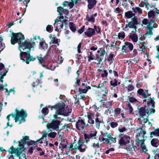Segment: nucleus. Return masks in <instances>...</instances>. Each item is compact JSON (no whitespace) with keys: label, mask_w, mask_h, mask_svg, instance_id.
Returning a JSON list of instances; mask_svg holds the SVG:
<instances>
[{"label":"nucleus","mask_w":159,"mask_h":159,"mask_svg":"<svg viewBox=\"0 0 159 159\" xmlns=\"http://www.w3.org/2000/svg\"><path fill=\"white\" fill-rule=\"evenodd\" d=\"M24 39V36L21 33H13L11 42V44L13 45L16 43H18L20 52V59L23 61L25 62L27 64H29L30 61H34L36 58L30 55L31 49L33 48L32 44L26 41L23 43L22 41Z\"/></svg>","instance_id":"1"},{"label":"nucleus","mask_w":159,"mask_h":159,"mask_svg":"<svg viewBox=\"0 0 159 159\" xmlns=\"http://www.w3.org/2000/svg\"><path fill=\"white\" fill-rule=\"evenodd\" d=\"M29 137L28 136H25L19 142V147L16 148H14L13 146H11L9 148L8 151L10 153H15L17 157L19 158L20 157L22 156V154H25L22 153V152L25 150V148H24V145L27 143V141L29 140Z\"/></svg>","instance_id":"2"},{"label":"nucleus","mask_w":159,"mask_h":159,"mask_svg":"<svg viewBox=\"0 0 159 159\" xmlns=\"http://www.w3.org/2000/svg\"><path fill=\"white\" fill-rule=\"evenodd\" d=\"M155 103L154 101L150 98V101L147 103V106L141 107L139 109V116L142 118L144 116H148L155 113Z\"/></svg>","instance_id":"3"},{"label":"nucleus","mask_w":159,"mask_h":159,"mask_svg":"<svg viewBox=\"0 0 159 159\" xmlns=\"http://www.w3.org/2000/svg\"><path fill=\"white\" fill-rule=\"evenodd\" d=\"M88 122L91 124H94L95 121V126L96 128L99 129L100 125L103 123V118L100 114L98 112L95 115L93 113L87 114Z\"/></svg>","instance_id":"4"},{"label":"nucleus","mask_w":159,"mask_h":159,"mask_svg":"<svg viewBox=\"0 0 159 159\" xmlns=\"http://www.w3.org/2000/svg\"><path fill=\"white\" fill-rule=\"evenodd\" d=\"M52 109L54 108L57 110L56 114L53 115L54 118L56 119H58L57 117V114H59L67 116L69 113L71 111V108L67 107L65 108V104L64 103L58 104L52 107Z\"/></svg>","instance_id":"5"},{"label":"nucleus","mask_w":159,"mask_h":159,"mask_svg":"<svg viewBox=\"0 0 159 159\" xmlns=\"http://www.w3.org/2000/svg\"><path fill=\"white\" fill-rule=\"evenodd\" d=\"M16 114L15 117V115L13 114L9 115L7 117L8 120V122L7 123V126L6 128L9 125V121L10 120V117L11 116L13 118L15 119V122H17L19 121V124H20L21 122H24L25 121V118L27 116V113L25 111H24L23 109L21 111H18L17 109L16 110Z\"/></svg>","instance_id":"6"},{"label":"nucleus","mask_w":159,"mask_h":159,"mask_svg":"<svg viewBox=\"0 0 159 159\" xmlns=\"http://www.w3.org/2000/svg\"><path fill=\"white\" fill-rule=\"evenodd\" d=\"M118 137L120 138L119 140V143L120 146H125L127 144L130 143L132 141V138L129 136L120 133Z\"/></svg>","instance_id":"7"},{"label":"nucleus","mask_w":159,"mask_h":159,"mask_svg":"<svg viewBox=\"0 0 159 159\" xmlns=\"http://www.w3.org/2000/svg\"><path fill=\"white\" fill-rule=\"evenodd\" d=\"M138 132L137 134V139L136 140L137 143H139L140 141H144L147 138V136L145 135L146 131L142 129H139L137 130Z\"/></svg>","instance_id":"8"},{"label":"nucleus","mask_w":159,"mask_h":159,"mask_svg":"<svg viewBox=\"0 0 159 159\" xmlns=\"http://www.w3.org/2000/svg\"><path fill=\"white\" fill-rule=\"evenodd\" d=\"M138 24V21L135 17L132 19V20L126 24L124 27H123V30L125 31H128L129 29L136 28V25Z\"/></svg>","instance_id":"9"},{"label":"nucleus","mask_w":159,"mask_h":159,"mask_svg":"<svg viewBox=\"0 0 159 159\" xmlns=\"http://www.w3.org/2000/svg\"><path fill=\"white\" fill-rule=\"evenodd\" d=\"M159 15V9L155 7L149 11L148 13V18H151L156 20L158 19V16Z\"/></svg>","instance_id":"10"},{"label":"nucleus","mask_w":159,"mask_h":159,"mask_svg":"<svg viewBox=\"0 0 159 159\" xmlns=\"http://www.w3.org/2000/svg\"><path fill=\"white\" fill-rule=\"evenodd\" d=\"M61 121L60 120H52L50 123H48L47 125V128L48 129H52L55 130L59 129V126L60 125Z\"/></svg>","instance_id":"11"},{"label":"nucleus","mask_w":159,"mask_h":159,"mask_svg":"<svg viewBox=\"0 0 159 159\" xmlns=\"http://www.w3.org/2000/svg\"><path fill=\"white\" fill-rule=\"evenodd\" d=\"M74 148L76 150H78L80 152H83L85 151L87 147L82 141L79 140L74 145Z\"/></svg>","instance_id":"12"},{"label":"nucleus","mask_w":159,"mask_h":159,"mask_svg":"<svg viewBox=\"0 0 159 159\" xmlns=\"http://www.w3.org/2000/svg\"><path fill=\"white\" fill-rule=\"evenodd\" d=\"M107 82V81H104L103 83H99L98 86H96L97 88L100 89L101 93L102 95L104 97L107 96L108 92V89L104 85V84H106Z\"/></svg>","instance_id":"13"},{"label":"nucleus","mask_w":159,"mask_h":159,"mask_svg":"<svg viewBox=\"0 0 159 159\" xmlns=\"http://www.w3.org/2000/svg\"><path fill=\"white\" fill-rule=\"evenodd\" d=\"M86 126L84 119H79L76 122L75 127L79 130H83Z\"/></svg>","instance_id":"14"},{"label":"nucleus","mask_w":159,"mask_h":159,"mask_svg":"<svg viewBox=\"0 0 159 159\" xmlns=\"http://www.w3.org/2000/svg\"><path fill=\"white\" fill-rule=\"evenodd\" d=\"M58 135L59 138L61 140V142L60 144V148H62V149L66 148L67 147V141L66 139L62 138L63 133H61V130L58 131Z\"/></svg>","instance_id":"15"},{"label":"nucleus","mask_w":159,"mask_h":159,"mask_svg":"<svg viewBox=\"0 0 159 159\" xmlns=\"http://www.w3.org/2000/svg\"><path fill=\"white\" fill-rule=\"evenodd\" d=\"M113 135L110 134L108 138H102L101 139H99V140L101 141H104V143L106 144H111L115 143L116 142V138L113 137Z\"/></svg>","instance_id":"16"},{"label":"nucleus","mask_w":159,"mask_h":159,"mask_svg":"<svg viewBox=\"0 0 159 159\" xmlns=\"http://www.w3.org/2000/svg\"><path fill=\"white\" fill-rule=\"evenodd\" d=\"M133 48L134 46L132 43L126 42L125 43L124 45L122 46L121 50L125 52H129L133 50Z\"/></svg>","instance_id":"17"},{"label":"nucleus","mask_w":159,"mask_h":159,"mask_svg":"<svg viewBox=\"0 0 159 159\" xmlns=\"http://www.w3.org/2000/svg\"><path fill=\"white\" fill-rule=\"evenodd\" d=\"M58 19H57L55 20V23L54 24V26L55 29V31L57 32H59V30L62 28L63 26V24L64 22H66L67 21V20H64L63 21H59Z\"/></svg>","instance_id":"18"},{"label":"nucleus","mask_w":159,"mask_h":159,"mask_svg":"<svg viewBox=\"0 0 159 159\" xmlns=\"http://www.w3.org/2000/svg\"><path fill=\"white\" fill-rule=\"evenodd\" d=\"M97 133V131H95L89 134H84V136L86 143H88L91 139H95V136H96Z\"/></svg>","instance_id":"19"},{"label":"nucleus","mask_w":159,"mask_h":159,"mask_svg":"<svg viewBox=\"0 0 159 159\" xmlns=\"http://www.w3.org/2000/svg\"><path fill=\"white\" fill-rule=\"evenodd\" d=\"M4 67V65L2 63H0V71L2 70ZM8 69L7 68L5 69L3 73L0 72V80L2 82H3V76L6 75V73L8 72Z\"/></svg>","instance_id":"20"},{"label":"nucleus","mask_w":159,"mask_h":159,"mask_svg":"<svg viewBox=\"0 0 159 159\" xmlns=\"http://www.w3.org/2000/svg\"><path fill=\"white\" fill-rule=\"evenodd\" d=\"M84 33L88 37H91L95 34V30L91 28H88Z\"/></svg>","instance_id":"21"},{"label":"nucleus","mask_w":159,"mask_h":159,"mask_svg":"<svg viewBox=\"0 0 159 159\" xmlns=\"http://www.w3.org/2000/svg\"><path fill=\"white\" fill-rule=\"evenodd\" d=\"M129 37L134 43H136L138 41V36L137 34L135 33H131L129 35Z\"/></svg>","instance_id":"22"},{"label":"nucleus","mask_w":159,"mask_h":159,"mask_svg":"<svg viewBox=\"0 0 159 159\" xmlns=\"http://www.w3.org/2000/svg\"><path fill=\"white\" fill-rule=\"evenodd\" d=\"M57 11L60 15L63 14L67 15L68 14V11L67 9H64L61 7H57Z\"/></svg>","instance_id":"23"},{"label":"nucleus","mask_w":159,"mask_h":159,"mask_svg":"<svg viewBox=\"0 0 159 159\" xmlns=\"http://www.w3.org/2000/svg\"><path fill=\"white\" fill-rule=\"evenodd\" d=\"M148 90H146V92L144 91V90L141 89H139L137 90V93L139 95L142 96L144 98H146L148 96Z\"/></svg>","instance_id":"24"},{"label":"nucleus","mask_w":159,"mask_h":159,"mask_svg":"<svg viewBox=\"0 0 159 159\" xmlns=\"http://www.w3.org/2000/svg\"><path fill=\"white\" fill-rule=\"evenodd\" d=\"M155 22V20L153 19L152 20H151L150 21H149L147 19H144L142 20V22L143 24L147 25V28H148L152 24Z\"/></svg>","instance_id":"25"},{"label":"nucleus","mask_w":159,"mask_h":159,"mask_svg":"<svg viewBox=\"0 0 159 159\" xmlns=\"http://www.w3.org/2000/svg\"><path fill=\"white\" fill-rule=\"evenodd\" d=\"M120 84V82H119L118 80L116 78L111 79L110 81V85L113 87H115Z\"/></svg>","instance_id":"26"},{"label":"nucleus","mask_w":159,"mask_h":159,"mask_svg":"<svg viewBox=\"0 0 159 159\" xmlns=\"http://www.w3.org/2000/svg\"><path fill=\"white\" fill-rule=\"evenodd\" d=\"M88 1V7L89 9H91L96 5L97 2L96 0H87Z\"/></svg>","instance_id":"27"},{"label":"nucleus","mask_w":159,"mask_h":159,"mask_svg":"<svg viewBox=\"0 0 159 159\" xmlns=\"http://www.w3.org/2000/svg\"><path fill=\"white\" fill-rule=\"evenodd\" d=\"M97 14L95 13L91 15L90 17L87 16L86 19L89 22L93 23L95 22V18L97 16Z\"/></svg>","instance_id":"28"},{"label":"nucleus","mask_w":159,"mask_h":159,"mask_svg":"<svg viewBox=\"0 0 159 159\" xmlns=\"http://www.w3.org/2000/svg\"><path fill=\"white\" fill-rule=\"evenodd\" d=\"M132 10L135 13L141 14L142 13V10L139 7H134L132 8Z\"/></svg>","instance_id":"29"},{"label":"nucleus","mask_w":159,"mask_h":159,"mask_svg":"<svg viewBox=\"0 0 159 159\" xmlns=\"http://www.w3.org/2000/svg\"><path fill=\"white\" fill-rule=\"evenodd\" d=\"M48 47L47 44L43 42H41L39 43V48L41 50H45L47 49Z\"/></svg>","instance_id":"30"},{"label":"nucleus","mask_w":159,"mask_h":159,"mask_svg":"<svg viewBox=\"0 0 159 159\" xmlns=\"http://www.w3.org/2000/svg\"><path fill=\"white\" fill-rule=\"evenodd\" d=\"M135 14L131 11H129L125 13V16L127 19H130L134 16Z\"/></svg>","instance_id":"31"},{"label":"nucleus","mask_w":159,"mask_h":159,"mask_svg":"<svg viewBox=\"0 0 159 159\" xmlns=\"http://www.w3.org/2000/svg\"><path fill=\"white\" fill-rule=\"evenodd\" d=\"M151 144L153 146L157 147L159 145V141L157 139H153L151 141Z\"/></svg>","instance_id":"32"},{"label":"nucleus","mask_w":159,"mask_h":159,"mask_svg":"<svg viewBox=\"0 0 159 159\" xmlns=\"http://www.w3.org/2000/svg\"><path fill=\"white\" fill-rule=\"evenodd\" d=\"M69 26L71 30L75 32L76 30L75 25L73 22H70L69 23Z\"/></svg>","instance_id":"33"},{"label":"nucleus","mask_w":159,"mask_h":159,"mask_svg":"<svg viewBox=\"0 0 159 159\" xmlns=\"http://www.w3.org/2000/svg\"><path fill=\"white\" fill-rule=\"evenodd\" d=\"M153 136L159 137V129H156L151 133L150 137L152 138Z\"/></svg>","instance_id":"34"},{"label":"nucleus","mask_w":159,"mask_h":159,"mask_svg":"<svg viewBox=\"0 0 159 159\" xmlns=\"http://www.w3.org/2000/svg\"><path fill=\"white\" fill-rule=\"evenodd\" d=\"M100 133L102 135V138H108L111 134L110 133H108L104 130L101 131Z\"/></svg>","instance_id":"35"},{"label":"nucleus","mask_w":159,"mask_h":159,"mask_svg":"<svg viewBox=\"0 0 159 159\" xmlns=\"http://www.w3.org/2000/svg\"><path fill=\"white\" fill-rule=\"evenodd\" d=\"M144 141H140L139 143H137V144L139 145V144H141V147L142 148L143 151V152H146L147 151V150L146 148V147L145 144L144 143Z\"/></svg>","instance_id":"36"},{"label":"nucleus","mask_w":159,"mask_h":159,"mask_svg":"<svg viewBox=\"0 0 159 159\" xmlns=\"http://www.w3.org/2000/svg\"><path fill=\"white\" fill-rule=\"evenodd\" d=\"M42 66L43 67H45L47 69L51 70H54L55 67L54 66H53L52 65H48L47 66H45L44 65H42Z\"/></svg>","instance_id":"37"},{"label":"nucleus","mask_w":159,"mask_h":159,"mask_svg":"<svg viewBox=\"0 0 159 159\" xmlns=\"http://www.w3.org/2000/svg\"><path fill=\"white\" fill-rule=\"evenodd\" d=\"M88 61L90 62L91 60H93L94 59V55L91 52H89V53L88 54Z\"/></svg>","instance_id":"38"},{"label":"nucleus","mask_w":159,"mask_h":159,"mask_svg":"<svg viewBox=\"0 0 159 159\" xmlns=\"http://www.w3.org/2000/svg\"><path fill=\"white\" fill-rule=\"evenodd\" d=\"M126 110H128V111L129 112V114H132L133 113V109L131 105L129 103L128 104L126 108Z\"/></svg>","instance_id":"39"},{"label":"nucleus","mask_w":159,"mask_h":159,"mask_svg":"<svg viewBox=\"0 0 159 159\" xmlns=\"http://www.w3.org/2000/svg\"><path fill=\"white\" fill-rule=\"evenodd\" d=\"M125 88L129 92L133 91L134 89V86L131 84H129Z\"/></svg>","instance_id":"40"},{"label":"nucleus","mask_w":159,"mask_h":159,"mask_svg":"<svg viewBox=\"0 0 159 159\" xmlns=\"http://www.w3.org/2000/svg\"><path fill=\"white\" fill-rule=\"evenodd\" d=\"M48 109L47 107H45L44 108H43L41 111L42 113L44 115V116L47 115L48 113Z\"/></svg>","instance_id":"41"},{"label":"nucleus","mask_w":159,"mask_h":159,"mask_svg":"<svg viewBox=\"0 0 159 159\" xmlns=\"http://www.w3.org/2000/svg\"><path fill=\"white\" fill-rule=\"evenodd\" d=\"M153 33L152 31V29H149V28H148V30L147 31V32L143 35V37L144 38H145L148 35H152Z\"/></svg>","instance_id":"42"},{"label":"nucleus","mask_w":159,"mask_h":159,"mask_svg":"<svg viewBox=\"0 0 159 159\" xmlns=\"http://www.w3.org/2000/svg\"><path fill=\"white\" fill-rule=\"evenodd\" d=\"M118 36L119 39H122L125 38V33L123 32H120L118 33Z\"/></svg>","instance_id":"43"},{"label":"nucleus","mask_w":159,"mask_h":159,"mask_svg":"<svg viewBox=\"0 0 159 159\" xmlns=\"http://www.w3.org/2000/svg\"><path fill=\"white\" fill-rule=\"evenodd\" d=\"M53 29V27L52 25H48L46 28V30L47 32L51 33Z\"/></svg>","instance_id":"44"},{"label":"nucleus","mask_w":159,"mask_h":159,"mask_svg":"<svg viewBox=\"0 0 159 159\" xmlns=\"http://www.w3.org/2000/svg\"><path fill=\"white\" fill-rule=\"evenodd\" d=\"M108 74V72L106 70H104L101 74V76L102 78L107 77Z\"/></svg>","instance_id":"45"},{"label":"nucleus","mask_w":159,"mask_h":159,"mask_svg":"<svg viewBox=\"0 0 159 159\" xmlns=\"http://www.w3.org/2000/svg\"><path fill=\"white\" fill-rule=\"evenodd\" d=\"M56 135L57 133L55 132H51L48 134V137L52 138H55Z\"/></svg>","instance_id":"46"},{"label":"nucleus","mask_w":159,"mask_h":159,"mask_svg":"<svg viewBox=\"0 0 159 159\" xmlns=\"http://www.w3.org/2000/svg\"><path fill=\"white\" fill-rule=\"evenodd\" d=\"M114 56V55L113 54L111 53L107 57V60L108 61L112 62V61L114 60V59H113Z\"/></svg>","instance_id":"47"},{"label":"nucleus","mask_w":159,"mask_h":159,"mask_svg":"<svg viewBox=\"0 0 159 159\" xmlns=\"http://www.w3.org/2000/svg\"><path fill=\"white\" fill-rule=\"evenodd\" d=\"M50 43H52L57 44V46L59 45V44L58 43V39L55 37L52 38Z\"/></svg>","instance_id":"48"},{"label":"nucleus","mask_w":159,"mask_h":159,"mask_svg":"<svg viewBox=\"0 0 159 159\" xmlns=\"http://www.w3.org/2000/svg\"><path fill=\"white\" fill-rule=\"evenodd\" d=\"M112 103L111 102L107 101L105 104V107L107 108H110L112 106Z\"/></svg>","instance_id":"49"},{"label":"nucleus","mask_w":159,"mask_h":159,"mask_svg":"<svg viewBox=\"0 0 159 159\" xmlns=\"http://www.w3.org/2000/svg\"><path fill=\"white\" fill-rule=\"evenodd\" d=\"M111 127L112 128L116 127L118 124V123L115 122H111L110 123Z\"/></svg>","instance_id":"50"},{"label":"nucleus","mask_w":159,"mask_h":159,"mask_svg":"<svg viewBox=\"0 0 159 159\" xmlns=\"http://www.w3.org/2000/svg\"><path fill=\"white\" fill-rule=\"evenodd\" d=\"M128 98L129 101L130 102H134L137 101V100L136 99L132 97L129 96L128 97Z\"/></svg>","instance_id":"51"},{"label":"nucleus","mask_w":159,"mask_h":159,"mask_svg":"<svg viewBox=\"0 0 159 159\" xmlns=\"http://www.w3.org/2000/svg\"><path fill=\"white\" fill-rule=\"evenodd\" d=\"M127 129L125 127H119L118 130L120 132V133H122L126 131Z\"/></svg>","instance_id":"52"},{"label":"nucleus","mask_w":159,"mask_h":159,"mask_svg":"<svg viewBox=\"0 0 159 159\" xmlns=\"http://www.w3.org/2000/svg\"><path fill=\"white\" fill-rule=\"evenodd\" d=\"M70 125L69 124H65L62 126L63 129H65L66 130H68L70 129Z\"/></svg>","instance_id":"53"},{"label":"nucleus","mask_w":159,"mask_h":159,"mask_svg":"<svg viewBox=\"0 0 159 159\" xmlns=\"http://www.w3.org/2000/svg\"><path fill=\"white\" fill-rule=\"evenodd\" d=\"M47 134L46 133H44L43 134L42 137V138L39 140H38V142H39L40 143H41V144L43 142H42V139H43V138L44 137L45 138H46V137H47Z\"/></svg>","instance_id":"54"},{"label":"nucleus","mask_w":159,"mask_h":159,"mask_svg":"<svg viewBox=\"0 0 159 159\" xmlns=\"http://www.w3.org/2000/svg\"><path fill=\"white\" fill-rule=\"evenodd\" d=\"M37 58L40 63L42 64L45 62V60L43 57L38 56Z\"/></svg>","instance_id":"55"},{"label":"nucleus","mask_w":159,"mask_h":159,"mask_svg":"<svg viewBox=\"0 0 159 159\" xmlns=\"http://www.w3.org/2000/svg\"><path fill=\"white\" fill-rule=\"evenodd\" d=\"M100 49H101V52L100 55V57L103 56L105 54H107V53L105 52L104 49H102V48H100Z\"/></svg>","instance_id":"56"},{"label":"nucleus","mask_w":159,"mask_h":159,"mask_svg":"<svg viewBox=\"0 0 159 159\" xmlns=\"http://www.w3.org/2000/svg\"><path fill=\"white\" fill-rule=\"evenodd\" d=\"M92 146L93 148L95 149L98 148L100 147V145L98 143H93Z\"/></svg>","instance_id":"57"},{"label":"nucleus","mask_w":159,"mask_h":159,"mask_svg":"<svg viewBox=\"0 0 159 159\" xmlns=\"http://www.w3.org/2000/svg\"><path fill=\"white\" fill-rule=\"evenodd\" d=\"M30 0H25L23 2V4L25 6V8L24 7V9L25 10L26 9V7L28 6V4Z\"/></svg>","instance_id":"58"},{"label":"nucleus","mask_w":159,"mask_h":159,"mask_svg":"<svg viewBox=\"0 0 159 159\" xmlns=\"http://www.w3.org/2000/svg\"><path fill=\"white\" fill-rule=\"evenodd\" d=\"M5 47V44L0 41V52L4 49Z\"/></svg>","instance_id":"59"},{"label":"nucleus","mask_w":159,"mask_h":159,"mask_svg":"<svg viewBox=\"0 0 159 159\" xmlns=\"http://www.w3.org/2000/svg\"><path fill=\"white\" fill-rule=\"evenodd\" d=\"M120 109L119 108L115 109L114 110L115 114L116 115L119 114L120 111Z\"/></svg>","instance_id":"60"},{"label":"nucleus","mask_w":159,"mask_h":159,"mask_svg":"<svg viewBox=\"0 0 159 159\" xmlns=\"http://www.w3.org/2000/svg\"><path fill=\"white\" fill-rule=\"evenodd\" d=\"M39 80L37 79L35 82H34L32 84V85L33 87H34L35 86H37L39 85Z\"/></svg>","instance_id":"61"},{"label":"nucleus","mask_w":159,"mask_h":159,"mask_svg":"<svg viewBox=\"0 0 159 159\" xmlns=\"http://www.w3.org/2000/svg\"><path fill=\"white\" fill-rule=\"evenodd\" d=\"M84 28L85 26H83L80 29L78 30V32L80 34H81L84 31Z\"/></svg>","instance_id":"62"},{"label":"nucleus","mask_w":159,"mask_h":159,"mask_svg":"<svg viewBox=\"0 0 159 159\" xmlns=\"http://www.w3.org/2000/svg\"><path fill=\"white\" fill-rule=\"evenodd\" d=\"M79 90L80 93H86L87 92V89H81L79 88Z\"/></svg>","instance_id":"63"},{"label":"nucleus","mask_w":159,"mask_h":159,"mask_svg":"<svg viewBox=\"0 0 159 159\" xmlns=\"http://www.w3.org/2000/svg\"><path fill=\"white\" fill-rule=\"evenodd\" d=\"M81 43H80L78 46H77V51L78 53H81V50H80V48H81Z\"/></svg>","instance_id":"64"}]
</instances>
